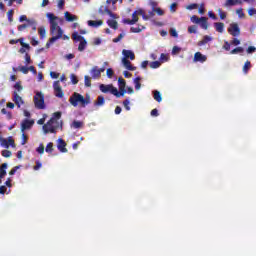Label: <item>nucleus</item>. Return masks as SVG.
<instances>
[{"mask_svg":"<svg viewBox=\"0 0 256 256\" xmlns=\"http://www.w3.org/2000/svg\"><path fill=\"white\" fill-rule=\"evenodd\" d=\"M7 141H8V145L15 147V140H13V137H8Z\"/></svg>","mask_w":256,"mask_h":256,"instance_id":"64","label":"nucleus"},{"mask_svg":"<svg viewBox=\"0 0 256 256\" xmlns=\"http://www.w3.org/2000/svg\"><path fill=\"white\" fill-rule=\"evenodd\" d=\"M13 101H14L15 105H17L18 109L21 108V105L25 104V102L23 101V98L21 96H19L17 91L13 92Z\"/></svg>","mask_w":256,"mask_h":256,"instance_id":"12","label":"nucleus"},{"mask_svg":"<svg viewBox=\"0 0 256 256\" xmlns=\"http://www.w3.org/2000/svg\"><path fill=\"white\" fill-rule=\"evenodd\" d=\"M220 19H227V13L223 12V10L218 9Z\"/></svg>","mask_w":256,"mask_h":256,"instance_id":"52","label":"nucleus"},{"mask_svg":"<svg viewBox=\"0 0 256 256\" xmlns=\"http://www.w3.org/2000/svg\"><path fill=\"white\" fill-rule=\"evenodd\" d=\"M188 33H190V34L197 33V26L196 25L189 26Z\"/></svg>","mask_w":256,"mask_h":256,"instance_id":"45","label":"nucleus"},{"mask_svg":"<svg viewBox=\"0 0 256 256\" xmlns=\"http://www.w3.org/2000/svg\"><path fill=\"white\" fill-rule=\"evenodd\" d=\"M38 33L40 35V39H45V37L47 35V31L45 30L44 27L38 28Z\"/></svg>","mask_w":256,"mask_h":256,"instance_id":"32","label":"nucleus"},{"mask_svg":"<svg viewBox=\"0 0 256 256\" xmlns=\"http://www.w3.org/2000/svg\"><path fill=\"white\" fill-rule=\"evenodd\" d=\"M143 29H145V26L131 27L130 31H131V33H141V31H143Z\"/></svg>","mask_w":256,"mask_h":256,"instance_id":"35","label":"nucleus"},{"mask_svg":"<svg viewBox=\"0 0 256 256\" xmlns=\"http://www.w3.org/2000/svg\"><path fill=\"white\" fill-rule=\"evenodd\" d=\"M94 105L95 107H103V105H105V97L103 95L98 96Z\"/></svg>","mask_w":256,"mask_h":256,"instance_id":"17","label":"nucleus"},{"mask_svg":"<svg viewBox=\"0 0 256 256\" xmlns=\"http://www.w3.org/2000/svg\"><path fill=\"white\" fill-rule=\"evenodd\" d=\"M228 33L232 35V37H239V35H241V28H239V24L231 23L228 28Z\"/></svg>","mask_w":256,"mask_h":256,"instance_id":"6","label":"nucleus"},{"mask_svg":"<svg viewBox=\"0 0 256 256\" xmlns=\"http://www.w3.org/2000/svg\"><path fill=\"white\" fill-rule=\"evenodd\" d=\"M44 135L48 133H57V129H63V122H54L53 119H50L46 124L42 127Z\"/></svg>","mask_w":256,"mask_h":256,"instance_id":"2","label":"nucleus"},{"mask_svg":"<svg viewBox=\"0 0 256 256\" xmlns=\"http://www.w3.org/2000/svg\"><path fill=\"white\" fill-rule=\"evenodd\" d=\"M89 27H101L103 25V20H89L88 21Z\"/></svg>","mask_w":256,"mask_h":256,"instance_id":"18","label":"nucleus"},{"mask_svg":"<svg viewBox=\"0 0 256 256\" xmlns=\"http://www.w3.org/2000/svg\"><path fill=\"white\" fill-rule=\"evenodd\" d=\"M64 17L66 19V21H68V23H72L73 21H77V16L69 13V12H65Z\"/></svg>","mask_w":256,"mask_h":256,"instance_id":"19","label":"nucleus"},{"mask_svg":"<svg viewBox=\"0 0 256 256\" xmlns=\"http://www.w3.org/2000/svg\"><path fill=\"white\" fill-rule=\"evenodd\" d=\"M123 37H125V32H122L118 35V37L114 38L112 41L113 43H119V41H121V39H123Z\"/></svg>","mask_w":256,"mask_h":256,"instance_id":"40","label":"nucleus"},{"mask_svg":"<svg viewBox=\"0 0 256 256\" xmlns=\"http://www.w3.org/2000/svg\"><path fill=\"white\" fill-rule=\"evenodd\" d=\"M105 72V68H99L98 66H94L90 73L93 79H99L101 77V73Z\"/></svg>","mask_w":256,"mask_h":256,"instance_id":"9","label":"nucleus"},{"mask_svg":"<svg viewBox=\"0 0 256 256\" xmlns=\"http://www.w3.org/2000/svg\"><path fill=\"white\" fill-rule=\"evenodd\" d=\"M71 127H73L74 129H81V127H83V122L74 120Z\"/></svg>","mask_w":256,"mask_h":256,"instance_id":"31","label":"nucleus"},{"mask_svg":"<svg viewBox=\"0 0 256 256\" xmlns=\"http://www.w3.org/2000/svg\"><path fill=\"white\" fill-rule=\"evenodd\" d=\"M0 145L1 147H5V149H9V142L5 138L0 139Z\"/></svg>","mask_w":256,"mask_h":256,"instance_id":"38","label":"nucleus"},{"mask_svg":"<svg viewBox=\"0 0 256 256\" xmlns=\"http://www.w3.org/2000/svg\"><path fill=\"white\" fill-rule=\"evenodd\" d=\"M181 51V48L178 46H174L172 49V55H177Z\"/></svg>","mask_w":256,"mask_h":256,"instance_id":"59","label":"nucleus"},{"mask_svg":"<svg viewBox=\"0 0 256 256\" xmlns=\"http://www.w3.org/2000/svg\"><path fill=\"white\" fill-rule=\"evenodd\" d=\"M192 23H201V18H198L196 15L191 17Z\"/></svg>","mask_w":256,"mask_h":256,"instance_id":"57","label":"nucleus"},{"mask_svg":"<svg viewBox=\"0 0 256 256\" xmlns=\"http://www.w3.org/2000/svg\"><path fill=\"white\" fill-rule=\"evenodd\" d=\"M1 155H2V157L9 158V157H11V155H13V154H12L11 151H9V150H3V151L1 152Z\"/></svg>","mask_w":256,"mask_h":256,"instance_id":"46","label":"nucleus"},{"mask_svg":"<svg viewBox=\"0 0 256 256\" xmlns=\"http://www.w3.org/2000/svg\"><path fill=\"white\" fill-rule=\"evenodd\" d=\"M107 25L111 28L117 31L119 29V24L117 23V20H108Z\"/></svg>","mask_w":256,"mask_h":256,"instance_id":"23","label":"nucleus"},{"mask_svg":"<svg viewBox=\"0 0 256 256\" xmlns=\"http://www.w3.org/2000/svg\"><path fill=\"white\" fill-rule=\"evenodd\" d=\"M84 84H85V87H91V77L85 76L84 77Z\"/></svg>","mask_w":256,"mask_h":256,"instance_id":"43","label":"nucleus"},{"mask_svg":"<svg viewBox=\"0 0 256 256\" xmlns=\"http://www.w3.org/2000/svg\"><path fill=\"white\" fill-rule=\"evenodd\" d=\"M154 13H157L160 17L165 15V12L161 8H153Z\"/></svg>","mask_w":256,"mask_h":256,"instance_id":"48","label":"nucleus"},{"mask_svg":"<svg viewBox=\"0 0 256 256\" xmlns=\"http://www.w3.org/2000/svg\"><path fill=\"white\" fill-rule=\"evenodd\" d=\"M25 62H26V65L31 64V56L29 55V53L25 54Z\"/></svg>","mask_w":256,"mask_h":256,"instance_id":"62","label":"nucleus"},{"mask_svg":"<svg viewBox=\"0 0 256 256\" xmlns=\"http://www.w3.org/2000/svg\"><path fill=\"white\" fill-rule=\"evenodd\" d=\"M98 12L100 13V15H109V17H111L112 19H119V16H117V14L113 13L109 7H103L101 6L98 10Z\"/></svg>","mask_w":256,"mask_h":256,"instance_id":"8","label":"nucleus"},{"mask_svg":"<svg viewBox=\"0 0 256 256\" xmlns=\"http://www.w3.org/2000/svg\"><path fill=\"white\" fill-rule=\"evenodd\" d=\"M46 153H53V143L49 142L45 148Z\"/></svg>","mask_w":256,"mask_h":256,"instance_id":"42","label":"nucleus"},{"mask_svg":"<svg viewBox=\"0 0 256 256\" xmlns=\"http://www.w3.org/2000/svg\"><path fill=\"white\" fill-rule=\"evenodd\" d=\"M72 39H73L74 41H80V42H81V41L85 40V37L79 35V32H74V33L72 34Z\"/></svg>","mask_w":256,"mask_h":256,"instance_id":"26","label":"nucleus"},{"mask_svg":"<svg viewBox=\"0 0 256 256\" xmlns=\"http://www.w3.org/2000/svg\"><path fill=\"white\" fill-rule=\"evenodd\" d=\"M249 69H251V62L247 60L243 66V72L247 74L249 73Z\"/></svg>","mask_w":256,"mask_h":256,"instance_id":"34","label":"nucleus"},{"mask_svg":"<svg viewBox=\"0 0 256 256\" xmlns=\"http://www.w3.org/2000/svg\"><path fill=\"white\" fill-rule=\"evenodd\" d=\"M21 166H15L13 167L10 172H9V175H15V173H17V170L20 169Z\"/></svg>","mask_w":256,"mask_h":256,"instance_id":"58","label":"nucleus"},{"mask_svg":"<svg viewBox=\"0 0 256 256\" xmlns=\"http://www.w3.org/2000/svg\"><path fill=\"white\" fill-rule=\"evenodd\" d=\"M54 95L58 97V99H63L65 97V93L63 92V88H61V83L59 80L53 83Z\"/></svg>","mask_w":256,"mask_h":256,"instance_id":"5","label":"nucleus"},{"mask_svg":"<svg viewBox=\"0 0 256 256\" xmlns=\"http://www.w3.org/2000/svg\"><path fill=\"white\" fill-rule=\"evenodd\" d=\"M129 103H130L129 99H126L123 101V105H124L126 111H131V107L129 106Z\"/></svg>","mask_w":256,"mask_h":256,"instance_id":"54","label":"nucleus"},{"mask_svg":"<svg viewBox=\"0 0 256 256\" xmlns=\"http://www.w3.org/2000/svg\"><path fill=\"white\" fill-rule=\"evenodd\" d=\"M126 86H127V82L125 81V79L123 78L118 79L119 89H125Z\"/></svg>","mask_w":256,"mask_h":256,"instance_id":"33","label":"nucleus"},{"mask_svg":"<svg viewBox=\"0 0 256 256\" xmlns=\"http://www.w3.org/2000/svg\"><path fill=\"white\" fill-rule=\"evenodd\" d=\"M70 79L73 85H77V83H79V79H77V76L75 74H71Z\"/></svg>","mask_w":256,"mask_h":256,"instance_id":"44","label":"nucleus"},{"mask_svg":"<svg viewBox=\"0 0 256 256\" xmlns=\"http://www.w3.org/2000/svg\"><path fill=\"white\" fill-rule=\"evenodd\" d=\"M214 27L218 33H223L225 30V24L223 22L214 23Z\"/></svg>","mask_w":256,"mask_h":256,"instance_id":"20","label":"nucleus"},{"mask_svg":"<svg viewBox=\"0 0 256 256\" xmlns=\"http://www.w3.org/2000/svg\"><path fill=\"white\" fill-rule=\"evenodd\" d=\"M199 7L198 4L196 3H193V4H190L186 7V9H189L190 11H192V9H197Z\"/></svg>","mask_w":256,"mask_h":256,"instance_id":"60","label":"nucleus"},{"mask_svg":"<svg viewBox=\"0 0 256 256\" xmlns=\"http://www.w3.org/2000/svg\"><path fill=\"white\" fill-rule=\"evenodd\" d=\"M248 15H249L250 17H253V15H256V9H255V8H250V9L248 10Z\"/></svg>","mask_w":256,"mask_h":256,"instance_id":"63","label":"nucleus"},{"mask_svg":"<svg viewBox=\"0 0 256 256\" xmlns=\"http://www.w3.org/2000/svg\"><path fill=\"white\" fill-rule=\"evenodd\" d=\"M236 13L240 19H243L245 17V13L243 12V8L237 9Z\"/></svg>","mask_w":256,"mask_h":256,"instance_id":"51","label":"nucleus"},{"mask_svg":"<svg viewBox=\"0 0 256 256\" xmlns=\"http://www.w3.org/2000/svg\"><path fill=\"white\" fill-rule=\"evenodd\" d=\"M13 13H14L13 9H11V10H9V11L7 12L8 21H9L10 23H12V21H13Z\"/></svg>","mask_w":256,"mask_h":256,"instance_id":"50","label":"nucleus"},{"mask_svg":"<svg viewBox=\"0 0 256 256\" xmlns=\"http://www.w3.org/2000/svg\"><path fill=\"white\" fill-rule=\"evenodd\" d=\"M34 105L36 109H45V95H43V93H36L34 96Z\"/></svg>","mask_w":256,"mask_h":256,"instance_id":"4","label":"nucleus"},{"mask_svg":"<svg viewBox=\"0 0 256 256\" xmlns=\"http://www.w3.org/2000/svg\"><path fill=\"white\" fill-rule=\"evenodd\" d=\"M150 67H151V69H159V67H161V62H159V61L151 62Z\"/></svg>","mask_w":256,"mask_h":256,"instance_id":"39","label":"nucleus"},{"mask_svg":"<svg viewBox=\"0 0 256 256\" xmlns=\"http://www.w3.org/2000/svg\"><path fill=\"white\" fill-rule=\"evenodd\" d=\"M256 51V47L255 46H249L246 50V52L248 53V55H251V53H255Z\"/></svg>","mask_w":256,"mask_h":256,"instance_id":"55","label":"nucleus"},{"mask_svg":"<svg viewBox=\"0 0 256 256\" xmlns=\"http://www.w3.org/2000/svg\"><path fill=\"white\" fill-rule=\"evenodd\" d=\"M122 63L128 71H135L137 69V67L133 66L131 64V61H129V59H127V58H122Z\"/></svg>","mask_w":256,"mask_h":256,"instance_id":"16","label":"nucleus"},{"mask_svg":"<svg viewBox=\"0 0 256 256\" xmlns=\"http://www.w3.org/2000/svg\"><path fill=\"white\" fill-rule=\"evenodd\" d=\"M33 125H35V121L33 120H29V119H25L22 123H21V132L25 133V131L31 129L33 127Z\"/></svg>","mask_w":256,"mask_h":256,"instance_id":"10","label":"nucleus"},{"mask_svg":"<svg viewBox=\"0 0 256 256\" xmlns=\"http://www.w3.org/2000/svg\"><path fill=\"white\" fill-rule=\"evenodd\" d=\"M18 43H20V45L24 48V49H31V46H29V44L23 42L24 39L23 38H19L17 39Z\"/></svg>","mask_w":256,"mask_h":256,"instance_id":"37","label":"nucleus"},{"mask_svg":"<svg viewBox=\"0 0 256 256\" xmlns=\"http://www.w3.org/2000/svg\"><path fill=\"white\" fill-rule=\"evenodd\" d=\"M29 22H27V24H21L18 26V31H25V29H27V27H29Z\"/></svg>","mask_w":256,"mask_h":256,"instance_id":"53","label":"nucleus"},{"mask_svg":"<svg viewBox=\"0 0 256 256\" xmlns=\"http://www.w3.org/2000/svg\"><path fill=\"white\" fill-rule=\"evenodd\" d=\"M69 103L72 107H78L79 105L81 107H87L91 103V96L87 94L84 97L80 93L74 92L69 98Z\"/></svg>","mask_w":256,"mask_h":256,"instance_id":"1","label":"nucleus"},{"mask_svg":"<svg viewBox=\"0 0 256 256\" xmlns=\"http://www.w3.org/2000/svg\"><path fill=\"white\" fill-rule=\"evenodd\" d=\"M84 49H87V40H82L79 43L78 51L83 52Z\"/></svg>","mask_w":256,"mask_h":256,"instance_id":"27","label":"nucleus"},{"mask_svg":"<svg viewBox=\"0 0 256 256\" xmlns=\"http://www.w3.org/2000/svg\"><path fill=\"white\" fill-rule=\"evenodd\" d=\"M19 71H21V73H23L24 75H27V73H29V67H27V66H20L19 67Z\"/></svg>","mask_w":256,"mask_h":256,"instance_id":"47","label":"nucleus"},{"mask_svg":"<svg viewBox=\"0 0 256 256\" xmlns=\"http://www.w3.org/2000/svg\"><path fill=\"white\" fill-rule=\"evenodd\" d=\"M50 119H53L54 123H59V119H61V112L53 113V115Z\"/></svg>","mask_w":256,"mask_h":256,"instance_id":"28","label":"nucleus"},{"mask_svg":"<svg viewBox=\"0 0 256 256\" xmlns=\"http://www.w3.org/2000/svg\"><path fill=\"white\" fill-rule=\"evenodd\" d=\"M245 49L243 47H236L231 50L230 55H237V53H243Z\"/></svg>","mask_w":256,"mask_h":256,"instance_id":"30","label":"nucleus"},{"mask_svg":"<svg viewBox=\"0 0 256 256\" xmlns=\"http://www.w3.org/2000/svg\"><path fill=\"white\" fill-rule=\"evenodd\" d=\"M47 18L50 21V27L52 26V33H53V31L57 29V25H59V23H57V16H55V14L53 13H48Z\"/></svg>","mask_w":256,"mask_h":256,"instance_id":"11","label":"nucleus"},{"mask_svg":"<svg viewBox=\"0 0 256 256\" xmlns=\"http://www.w3.org/2000/svg\"><path fill=\"white\" fill-rule=\"evenodd\" d=\"M199 23L202 29H205V30L209 29V23L207 22V17H201Z\"/></svg>","mask_w":256,"mask_h":256,"instance_id":"22","label":"nucleus"},{"mask_svg":"<svg viewBox=\"0 0 256 256\" xmlns=\"http://www.w3.org/2000/svg\"><path fill=\"white\" fill-rule=\"evenodd\" d=\"M207 61V56L203 55L201 52H196L194 54L195 63H205Z\"/></svg>","mask_w":256,"mask_h":256,"instance_id":"14","label":"nucleus"},{"mask_svg":"<svg viewBox=\"0 0 256 256\" xmlns=\"http://www.w3.org/2000/svg\"><path fill=\"white\" fill-rule=\"evenodd\" d=\"M241 4L239 0H227L225 3V7H231L233 5Z\"/></svg>","mask_w":256,"mask_h":256,"instance_id":"29","label":"nucleus"},{"mask_svg":"<svg viewBox=\"0 0 256 256\" xmlns=\"http://www.w3.org/2000/svg\"><path fill=\"white\" fill-rule=\"evenodd\" d=\"M29 27H32L33 31H37V22L35 20H28Z\"/></svg>","mask_w":256,"mask_h":256,"instance_id":"41","label":"nucleus"},{"mask_svg":"<svg viewBox=\"0 0 256 256\" xmlns=\"http://www.w3.org/2000/svg\"><path fill=\"white\" fill-rule=\"evenodd\" d=\"M36 151L40 155H43L45 153V146H43V144H40Z\"/></svg>","mask_w":256,"mask_h":256,"instance_id":"49","label":"nucleus"},{"mask_svg":"<svg viewBox=\"0 0 256 256\" xmlns=\"http://www.w3.org/2000/svg\"><path fill=\"white\" fill-rule=\"evenodd\" d=\"M123 54V59H130L131 61H135V53L131 50H123L122 51Z\"/></svg>","mask_w":256,"mask_h":256,"instance_id":"15","label":"nucleus"},{"mask_svg":"<svg viewBox=\"0 0 256 256\" xmlns=\"http://www.w3.org/2000/svg\"><path fill=\"white\" fill-rule=\"evenodd\" d=\"M141 77H137L134 79L135 89L136 91H139L141 89Z\"/></svg>","mask_w":256,"mask_h":256,"instance_id":"36","label":"nucleus"},{"mask_svg":"<svg viewBox=\"0 0 256 256\" xmlns=\"http://www.w3.org/2000/svg\"><path fill=\"white\" fill-rule=\"evenodd\" d=\"M212 40H213V38L206 35L203 37V39L201 41L198 42V46L203 47V45H207V43H209V41H212Z\"/></svg>","mask_w":256,"mask_h":256,"instance_id":"24","label":"nucleus"},{"mask_svg":"<svg viewBox=\"0 0 256 256\" xmlns=\"http://www.w3.org/2000/svg\"><path fill=\"white\" fill-rule=\"evenodd\" d=\"M153 98L155 99V101H157L158 103H161V101H163V97L161 96V92H159L158 90H155L153 92Z\"/></svg>","mask_w":256,"mask_h":256,"instance_id":"25","label":"nucleus"},{"mask_svg":"<svg viewBox=\"0 0 256 256\" xmlns=\"http://www.w3.org/2000/svg\"><path fill=\"white\" fill-rule=\"evenodd\" d=\"M50 35H52V37L46 43L47 49H49V47H51L55 41H59V39L63 37V29L60 28L59 24H57V28L54 30H52V26H50Z\"/></svg>","mask_w":256,"mask_h":256,"instance_id":"3","label":"nucleus"},{"mask_svg":"<svg viewBox=\"0 0 256 256\" xmlns=\"http://www.w3.org/2000/svg\"><path fill=\"white\" fill-rule=\"evenodd\" d=\"M27 139H29L27 137V135L25 133L22 134V142L21 145H26L27 144Z\"/></svg>","mask_w":256,"mask_h":256,"instance_id":"61","label":"nucleus"},{"mask_svg":"<svg viewBox=\"0 0 256 256\" xmlns=\"http://www.w3.org/2000/svg\"><path fill=\"white\" fill-rule=\"evenodd\" d=\"M106 75H107V77H108L109 79H111V77H113V75H114L113 69L108 68V69L106 70Z\"/></svg>","mask_w":256,"mask_h":256,"instance_id":"56","label":"nucleus"},{"mask_svg":"<svg viewBox=\"0 0 256 256\" xmlns=\"http://www.w3.org/2000/svg\"><path fill=\"white\" fill-rule=\"evenodd\" d=\"M125 93H127V89L125 88H119V90H117V88L114 90V96L119 98V97H123V95H125Z\"/></svg>","mask_w":256,"mask_h":256,"instance_id":"21","label":"nucleus"},{"mask_svg":"<svg viewBox=\"0 0 256 256\" xmlns=\"http://www.w3.org/2000/svg\"><path fill=\"white\" fill-rule=\"evenodd\" d=\"M57 148L60 153H67V151H68L67 150V142H65V140H63V138H59Z\"/></svg>","mask_w":256,"mask_h":256,"instance_id":"13","label":"nucleus"},{"mask_svg":"<svg viewBox=\"0 0 256 256\" xmlns=\"http://www.w3.org/2000/svg\"><path fill=\"white\" fill-rule=\"evenodd\" d=\"M99 89L102 93H111V95H115V86L113 84H101Z\"/></svg>","mask_w":256,"mask_h":256,"instance_id":"7","label":"nucleus"}]
</instances>
